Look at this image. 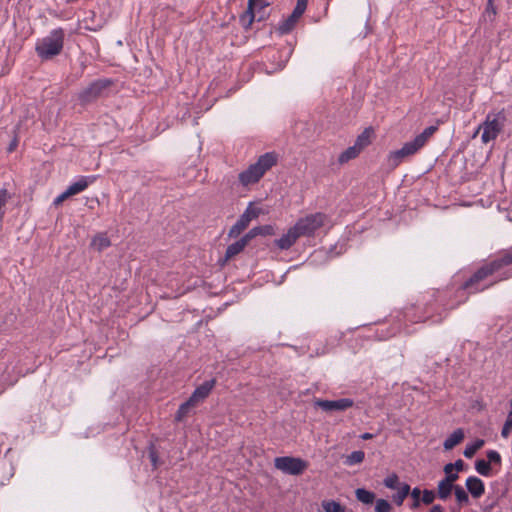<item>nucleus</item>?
Masks as SVG:
<instances>
[{
	"label": "nucleus",
	"mask_w": 512,
	"mask_h": 512,
	"mask_svg": "<svg viewBox=\"0 0 512 512\" xmlns=\"http://www.w3.org/2000/svg\"><path fill=\"white\" fill-rule=\"evenodd\" d=\"M512 277V246L500 256L483 265L465 283L464 288L471 292L482 291L491 285Z\"/></svg>",
	"instance_id": "nucleus-1"
},
{
	"label": "nucleus",
	"mask_w": 512,
	"mask_h": 512,
	"mask_svg": "<svg viewBox=\"0 0 512 512\" xmlns=\"http://www.w3.org/2000/svg\"><path fill=\"white\" fill-rule=\"evenodd\" d=\"M277 163V156L275 153L268 152L261 155L254 164H251L247 169L238 175L240 184L244 187L256 184Z\"/></svg>",
	"instance_id": "nucleus-2"
},
{
	"label": "nucleus",
	"mask_w": 512,
	"mask_h": 512,
	"mask_svg": "<svg viewBox=\"0 0 512 512\" xmlns=\"http://www.w3.org/2000/svg\"><path fill=\"white\" fill-rule=\"evenodd\" d=\"M64 31L61 28L53 29L47 36L38 39L35 51L42 60H49L59 55L64 46Z\"/></svg>",
	"instance_id": "nucleus-3"
},
{
	"label": "nucleus",
	"mask_w": 512,
	"mask_h": 512,
	"mask_svg": "<svg viewBox=\"0 0 512 512\" xmlns=\"http://www.w3.org/2000/svg\"><path fill=\"white\" fill-rule=\"evenodd\" d=\"M505 121V115L502 112L489 113L486 116L485 121L478 126L474 133L476 136L480 130H482L481 140L483 143H489L497 138L501 132Z\"/></svg>",
	"instance_id": "nucleus-4"
},
{
	"label": "nucleus",
	"mask_w": 512,
	"mask_h": 512,
	"mask_svg": "<svg viewBox=\"0 0 512 512\" xmlns=\"http://www.w3.org/2000/svg\"><path fill=\"white\" fill-rule=\"evenodd\" d=\"M328 221L326 214L317 212L299 218L294 226L301 237H311L315 232L323 227Z\"/></svg>",
	"instance_id": "nucleus-5"
},
{
	"label": "nucleus",
	"mask_w": 512,
	"mask_h": 512,
	"mask_svg": "<svg viewBox=\"0 0 512 512\" xmlns=\"http://www.w3.org/2000/svg\"><path fill=\"white\" fill-rule=\"evenodd\" d=\"M274 466L285 474L296 476L307 469L308 463L299 457L282 456L274 459Z\"/></svg>",
	"instance_id": "nucleus-6"
},
{
	"label": "nucleus",
	"mask_w": 512,
	"mask_h": 512,
	"mask_svg": "<svg viewBox=\"0 0 512 512\" xmlns=\"http://www.w3.org/2000/svg\"><path fill=\"white\" fill-rule=\"evenodd\" d=\"M270 3L266 0H248V7L245 13L240 16V21L245 27H249L255 18L258 21L265 19L266 9Z\"/></svg>",
	"instance_id": "nucleus-7"
},
{
	"label": "nucleus",
	"mask_w": 512,
	"mask_h": 512,
	"mask_svg": "<svg viewBox=\"0 0 512 512\" xmlns=\"http://www.w3.org/2000/svg\"><path fill=\"white\" fill-rule=\"evenodd\" d=\"M110 85V81L97 80L89 84L78 93V100L82 105H86L98 99L103 91Z\"/></svg>",
	"instance_id": "nucleus-8"
},
{
	"label": "nucleus",
	"mask_w": 512,
	"mask_h": 512,
	"mask_svg": "<svg viewBox=\"0 0 512 512\" xmlns=\"http://www.w3.org/2000/svg\"><path fill=\"white\" fill-rule=\"evenodd\" d=\"M436 127L429 126L423 130L422 133L417 135L413 140L404 143L401 147L403 153L407 155V157L416 154L422 147L425 146L429 138L436 131Z\"/></svg>",
	"instance_id": "nucleus-9"
},
{
	"label": "nucleus",
	"mask_w": 512,
	"mask_h": 512,
	"mask_svg": "<svg viewBox=\"0 0 512 512\" xmlns=\"http://www.w3.org/2000/svg\"><path fill=\"white\" fill-rule=\"evenodd\" d=\"M262 213L261 208L254 206L252 203H250L244 213L240 216L239 220L236 222V224L232 227L230 233H240L242 230H244L249 223L256 219L260 214Z\"/></svg>",
	"instance_id": "nucleus-10"
},
{
	"label": "nucleus",
	"mask_w": 512,
	"mask_h": 512,
	"mask_svg": "<svg viewBox=\"0 0 512 512\" xmlns=\"http://www.w3.org/2000/svg\"><path fill=\"white\" fill-rule=\"evenodd\" d=\"M314 404L326 412H331L347 410L354 405V401L350 398H341L337 400L317 399Z\"/></svg>",
	"instance_id": "nucleus-11"
},
{
	"label": "nucleus",
	"mask_w": 512,
	"mask_h": 512,
	"mask_svg": "<svg viewBox=\"0 0 512 512\" xmlns=\"http://www.w3.org/2000/svg\"><path fill=\"white\" fill-rule=\"evenodd\" d=\"M301 237L296 227L293 225L286 233L275 241L276 246L281 250H288Z\"/></svg>",
	"instance_id": "nucleus-12"
},
{
	"label": "nucleus",
	"mask_w": 512,
	"mask_h": 512,
	"mask_svg": "<svg viewBox=\"0 0 512 512\" xmlns=\"http://www.w3.org/2000/svg\"><path fill=\"white\" fill-rule=\"evenodd\" d=\"M215 383L216 382L214 379L205 381L203 384L198 386L193 391L189 400L196 406L199 402L203 401L204 399H206L209 396L210 392L212 391V389L215 386Z\"/></svg>",
	"instance_id": "nucleus-13"
},
{
	"label": "nucleus",
	"mask_w": 512,
	"mask_h": 512,
	"mask_svg": "<svg viewBox=\"0 0 512 512\" xmlns=\"http://www.w3.org/2000/svg\"><path fill=\"white\" fill-rule=\"evenodd\" d=\"M465 485L473 498L478 499L485 493V485L483 481L476 476L468 477L466 479Z\"/></svg>",
	"instance_id": "nucleus-14"
},
{
	"label": "nucleus",
	"mask_w": 512,
	"mask_h": 512,
	"mask_svg": "<svg viewBox=\"0 0 512 512\" xmlns=\"http://www.w3.org/2000/svg\"><path fill=\"white\" fill-rule=\"evenodd\" d=\"M302 15H303V13L296 14V9H294L293 12L291 13V15H289L287 18L283 19L278 24L277 31L281 35L291 32Z\"/></svg>",
	"instance_id": "nucleus-15"
},
{
	"label": "nucleus",
	"mask_w": 512,
	"mask_h": 512,
	"mask_svg": "<svg viewBox=\"0 0 512 512\" xmlns=\"http://www.w3.org/2000/svg\"><path fill=\"white\" fill-rule=\"evenodd\" d=\"M95 179H96L95 176H91V177L81 176L75 182L71 183L67 187V191L71 196L79 194L82 191H84L91 183H93L95 181Z\"/></svg>",
	"instance_id": "nucleus-16"
},
{
	"label": "nucleus",
	"mask_w": 512,
	"mask_h": 512,
	"mask_svg": "<svg viewBox=\"0 0 512 512\" xmlns=\"http://www.w3.org/2000/svg\"><path fill=\"white\" fill-rule=\"evenodd\" d=\"M375 138V131L372 127L365 128L361 134H359L356 138L355 145L363 151L366 147H368L373 139Z\"/></svg>",
	"instance_id": "nucleus-17"
},
{
	"label": "nucleus",
	"mask_w": 512,
	"mask_h": 512,
	"mask_svg": "<svg viewBox=\"0 0 512 512\" xmlns=\"http://www.w3.org/2000/svg\"><path fill=\"white\" fill-rule=\"evenodd\" d=\"M406 157L407 155L403 153L401 148L391 151L386 157V165L390 169H395L404 161Z\"/></svg>",
	"instance_id": "nucleus-18"
},
{
	"label": "nucleus",
	"mask_w": 512,
	"mask_h": 512,
	"mask_svg": "<svg viewBox=\"0 0 512 512\" xmlns=\"http://www.w3.org/2000/svg\"><path fill=\"white\" fill-rule=\"evenodd\" d=\"M464 439V431L461 428L454 430L444 441L445 450H451Z\"/></svg>",
	"instance_id": "nucleus-19"
},
{
	"label": "nucleus",
	"mask_w": 512,
	"mask_h": 512,
	"mask_svg": "<svg viewBox=\"0 0 512 512\" xmlns=\"http://www.w3.org/2000/svg\"><path fill=\"white\" fill-rule=\"evenodd\" d=\"M248 239L246 236H243L241 239L236 241L235 243L230 244L226 249V259H230L235 255L239 254L247 245Z\"/></svg>",
	"instance_id": "nucleus-20"
},
{
	"label": "nucleus",
	"mask_w": 512,
	"mask_h": 512,
	"mask_svg": "<svg viewBox=\"0 0 512 512\" xmlns=\"http://www.w3.org/2000/svg\"><path fill=\"white\" fill-rule=\"evenodd\" d=\"M455 486L454 483L442 479L437 485L438 497L441 500H446L451 495V492L454 491Z\"/></svg>",
	"instance_id": "nucleus-21"
},
{
	"label": "nucleus",
	"mask_w": 512,
	"mask_h": 512,
	"mask_svg": "<svg viewBox=\"0 0 512 512\" xmlns=\"http://www.w3.org/2000/svg\"><path fill=\"white\" fill-rule=\"evenodd\" d=\"M362 151L354 144L353 146L345 149L338 157L340 164L347 163L348 161L355 159Z\"/></svg>",
	"instance_id": "nucleus-22"
},
{
	"label": "nucleus",
	"mask_w": 512,
	"mask_h": 512,
	"mask_svg": "<svg viewBox=\"0 0 512 512\" xmlns=\"http://www.w3.org/2000/svg\"><path fill=\"white\" fill-rule=\"evenodd\" d=\"M356 499L366 505L372 504L375 501V494L364 488H358L355 490Z\"/></svg>",
	"instance_id": "nucleus-23"
},
{
	"label": "nucleus",
	"mask_w": 512,
	"mask_h": 512,
	"mask_svg": "<svg viewBox=\"0 0 512 512\" xmlns=\"http://www.w3.org/2000/svg\"><path fill=\"white\" fill-rule=\"evenodd\" d=\"M410 493V485L407 483H402V486H399L397 492L393 495V501L397 506H401L406 499V497Z\"/></svg>",
	"instance_id": "nucleus-24"
},
{
	"label": "nucleus",
	"mask_w": 512,
	"mask_h": 512,
	"mask_svg": "<svg viewBox=\"0 0 512 512\" xmlns=\"http://www.w3.org/2000/svg\"><path fill=\"white\" fill-rule=\"evenodd\" d=\"M274 233V228L271 225H265L260 227L252 228L245 236L248 240L252 239L257 235H272Z\"/></svg>",
	"instance_id": "nucleus-25"
},
{
	"label": "nucleus",
	"mask_w": 512,
	"mask_h": 512,
	"mask_svg": "<svg viewBox=\"0 0 512 512\" xmlns=\"http://www.w3.org/2000/svg\"><path fill=\"white\" fill-rule=\"evenodd\" d=\"M483 439H477L471 443H468L463 451V454L466 458H472L476 452L483 447L484 445Z\"/></svg>",
	"instance_id": "nucleus-26"
},
{
	"label": "nucleus",
	"mask_w": 512,
	"mask_h": 512,
	"mask_svg": "<svg viewBox=\"0 0 512 512\" xmlns=\"http://www.w3.org/2000/svg\"><path fill=\"white\" fill-rule=\"evenodd\" d=\"M383 484L386 488L397 490L399 489V486H402V482L399 480V476L396 473H390L387 475L384 480Z\"/></svg>",
	"instance_id": "nucleus-27"
},
{
	"label": "nucleus",
	"mask_w": 512,
	"mask_h": 512,
	"mask_svg": "<svg viewBox=\"0 0 512 512\" xmlns=\"http://www.w3.org/2000/svg\"><path fill=\"white\" fill-rule=\"evenodd\" d=\"M475 469L482 476L489 477L492 475L490 463L484 459H478L475 462Z\"/></svg>",
	"instance_id": "nucleus-28"
},
{
	"label": "nucleus",
	"mask_w": 512,
	"mask_h": 512,
	"mask_svg": "<svg viewBox=\"0 0 512 512\" xmlns=\"http://www.w3.org/2000/svg\"><path fill=\"white\" fill-rule=\"evenodd\" d=\"M92 246L98 251H102L111 245L110 240L103 234L97 235L92 239Z\"/></svg>",
	"instance_id": "nucleus-29"
},
{
	"label": "nucleus",
	"mask_w": 512,
	"mask_h": 512,
	"mask_svg": "<svg viewBox=\"0 0 512 512\" xmlns=\"http://www.w3.org/2000/svg\"><path fill=\"white\" fill-rule=\"evenodd\" d=\"M193 407H195V405L189 399L181 404L175 415V420L182 421L189 414Z\"/></svg>",
	"instance_id": "nucleus-30"
},
{
	"label": "nucleus",
	"mask_w": 512,
	"mask_h": 512,
	"mask_svg": "<svg viewBox=\"0 0 512 512\" xmlns=\"http://www.w3.org/2000/svg\"><path fill=\"white\" fill-rule=\"evenodd\" d=\"M365 458V454L363 451H353L351 454H349L345 459V464L348 466H354L356 464H360L363 462Z\"/></svg>",
	"instance_id": "nucleus-31"
},
{
	"label": "nucleus",
	"mask_w": 512,
	"mask_h": 512,
	"mask_svg": "<svg viewBox=\"0 0 512 512\" xmlns=\"http://www.w3.org/2000/svg\"><path fill=\"white\" fill-rule=\"evenodd\" d=\"M454 494L456 501L460 506L469 504V496L462 486L456 485L454 488Z\"/></svg>",
	"instance_id": "nucleus-32"
},
{
	"label": "nucleus",
	"mask_w": 512,
	"mask_h": 512,
	"mask_svg": "<svg viewBox=\"0 0 512 512\" xmlns=\"http://www.w3.org/2000/svg\"><path fill=\"white\" fill-rule=\"evenodd\" d=\"M322 508L325 512H345L344 506L334 500L323 501Z\"/></svg>",
	"instance_id": "nucleus-33"
},
{
	"label": "nucleus",
	"mask_w": 512,
	"mask_h": 512,
	"mask_svg": "<svg viewBox=\"0 0 512 512\" xmlns=\"http://www.w3.org/2000/svg\"><path fill=\"white\" fill-rule=\"evenodd\" d=\"M375 512H393L392 504L383 498H379L375 501Z\"/></svg>",
	"instance_id": "nucleus-34"
},
{
	"label": "nucleus",
	"mask_w": 512,
	"mask_h": 512,
	"mask_svg": "<svg viewBox=\"0 0 512 512\" xmlns=\"http://www.w3.org/2000/svg\"><path fill=\"white\" fill-rule=\"evenodd\" d=\"M445 478L443 480L454 483L458 479V473L454 472V465L448 463L444 466Z\"/></svg>",
	"instance_id": "nucleus-35"
},
{
	"label": "nucleus",
	"mask_w": 512,
	"mask_h": 512,
	"mask_svg": "<svg viewBox=\"0 0 512 512\" xmlns=\"http://www.w3.org/2000/svg\"><path fill=\"white\" fill-rule=\"evenodd\" d=\"M411 498H412V504L410 506L411 509L415 510L418 509L421 505V490L418 487L410 489Z\"/></svg>",
	"instance_id": "nucleus-36"
},
{
	"label": "nucleus",
	"mask_w": 512,
	"mask_h": 512,
	"mask_svg": "<svg viewBox=\"0 0 512 512\" xmlns=\"http://www.w3.org/2000/svg\"><path fill=\"white\" fill-rule=\"evenodd\" d=\"M435 498L436 494L433 490L425 489L423 492H421V503L429 505L434 502Z\"/></svg>",
	"instance_id": "nucleus-37"
},
{
	"label": "nucleus",
	"mask_w": 512,
	"mask_h": 512,
	"mask_svg": "<svg viewBox=\"0 0 512 512\" xmlns=\"http://www.w3.org/2000/svg\"><path fill=\"white\" fill-rule=\"evenodd\" d=\"M487 462L491 464L501 465V455L496 450L487 451Z\"/></svg>",
	"instance_id": "nucleus-38"
},
{
	"label": "nucleus",
	"mask_w": 512,
	"mask_h": 512,
	"mask_svg": "<svg viewBox=\"0 0 512 512\" xmlns=\"http://www.w3.org/2000/svg\"><path fill=\"white\" fill-rule=\"evenodd\" d=\"M498 208L502 211H505L506 212V218L509 220V221H512V200H511V203H510V206L507 205V201L504 200L502 201L499 205H498Z\"/></svg>",
	"instance_id": "nucleus-39"
},
{
	"label": "nucleus",
	"mask_w": 512,
	"mask_h": 512,
	"mask_svg": "<svg viewBox=\"0 0 512 512\" xmlns=\"http://www.w3.org/2000/svg\"><path fill=\"white\" fill-rule=\"evenodd\" d=\"M485 14L490 18V20H493L496 15V8L493 4V0H488L487 6L485 9Z\"/></svg>",
	"instance_id": "nucleus-40"
},
{
	"label": "nucleus",
	"mask_w": 512,
	"mask_h": 512,
	"mask_svg": "<svg viewBox=\"0 0 512 512\" xmlns=\"http://www.w3.org/2000/svg\"><path fill=\"white\" fill-rule=\"evenodd\" d=\"M69 197H71V195L68 193L66 189L64 192H62L54 199L53 203L55 206H59L63 201H65Z\"/></svg>",
	"instance_id": "nucleus-41"
},
{
	"label": "nucleus",
	"mask_w": 512,
	"mask_h": 512,
	"mask_svg": "<svg viewBox=\"0 0 512 512\" xmlns=\"http://www.w3.org/2000/svg\"><path fill=\"white\" fill-rule=\"evenodd\" d=\"M308 0H297L296 6L294 9H296V14L305 12L307 8Z\"/></svg>",
	"instance_id": "nucleus-42"
},
{
	"label": "nucleus",
	"mask_w": 512,
	"mask_h": 512,
	"mask_svg": "<svg viewBox=\"0 0 512 512\" xmlns=\"http://www.w3.org/2000/svg\"><path fill=\"white\" fill-rule=\"evenodd\" d=\"M511 431H512V423L505 421V423L502 427V431H501L502 437L507 438L510 435Z\"/></svg>",
	"instance_id": "nucleus-43"
},
{
	"label": "nucleus",
	"mask_w": 512,
	"mask_h": 512,
	"mask_svg": "<svg viewBox=\"0 0 512 512\" xmlns=\"http://www.w3.org/2000/svg\"><path fill=\"white\" fill-rule=\"evenodd\" d=\"M452 465H454L455 472L458 473L459 471H461L463 469L464 462L461 459H459L455 463H452Z\"/></svg>",
	"instance_id": "nucleus-44"
},
{
	"label": "nucleus",
	"mask_w": 512,
	"mask_h": 512,
	"mask_svg": "<svg viewBox=\"0 0 512 512\" xmlns=\"http://www.w3.org/2000/svg\"><path fill=\"white\" fill-rule=\"evenodd\" d=\"M150 458H151V461H152L153 465L156 466V464H157V455H156V453L154 451H152L150 453Z\"/></svg>",
	"instance_id": "nucleus-45"
},
{
	"label": "nucleus",
	"mask_w": 512,
	"mask_h": 512,
	"mask_svg": "<svg viewBox=\"0 0 512 512\" xmlns=\"http://www.w3.org/2000/svg\"><path fill=\"white\" fill-rule=\"evenodd\" d=\"M429 512H443V509L440 505H434Z\"/></svg>",
	"instance_id": "nucleus-46"
},
{
	"label": "nucleus",
	"mask_w": 512,
	"mask_h": 512,
	"mask_svg": "<svg viewBox=\"0 0 512 512\" xmlns=\"http://www.w3.org/2000/svg\"><path fill=\"white\" fill-rule=\"evenodd\" d=\"M372 437H373V435L371 433H364L361 435V438L364 440L371 439Z\"/></svg>",
	"instance_id": "nucleus-47"
}]
</instances>
